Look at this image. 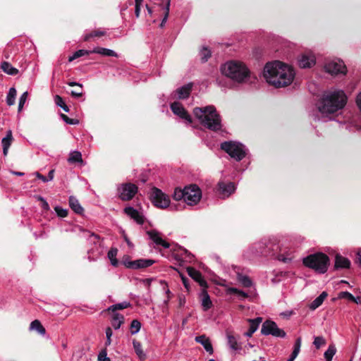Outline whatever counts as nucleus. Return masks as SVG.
Instances as JSON below:
<instances>
[{"label":"nucleus","mask_w":361,"mask_h":361,"mask_svg":"<svg viewBox=\"0 0 361 361\" xmlns=\"http://www.w3.org/2000/svg\"><path fill=\"white\" fill-rule=\"evenodd\" d=\"M263 76L268 84L280 88L292 83L295 78V71L290 66L279 61H274L266 63Z\"/></svg>","instance_id":"obj_1"},{"label":"nucleus","mask_w":361,"mask_h":361,"mask_svg":"<svg viewBox=\"0 0 361 361\" xmlns=\"http://www.w3.org/2000/svg\"><path fill=\"white\" fill-rule=\"evenodd\" d=\"M347 96L344 91L335 90L325 92L318 105L322 114H331L342 109L347 103Z\"/></svg>","instance_id":"obj_2"},{"label":"nucleus","mask_w":361,"mask_h":361,"mask_svg":"<svg viewBox=\"0 0 361 361\" xmlns=\"http://www.w3.org/2000/svg\"><path fill=\"white\" fill-rule=\"evenodd\" d=\"M222 75L237 83H246L251 78L248 67L240 61L231 60L221 66Z\"/></svg>","instance_id":"obj_3"},{"label":"nucleus","mask_w":361,"mask_h":361,"mask_svg":"<svg viewBox=\"0 0 361 361\" xmlns=\"http://www.w3.org/2000/svg\"><path fill=\"white\" fill-rule=\"evenodd\" d=\"M193 114L200 123L209 130L218 131L221 129V119L214 106L195 107Z\"/></svg>","instance_id":"obj_4"},{"label":"nucleus","mask_w":361,"mask_h":361,"mask_svg":"<svg viewBox=\"0 0 361 361\" xmlns=\"http://www.w3.org/2000/svg\"><path fill=\"white\" fill-rule=\"evenodd\" d=\"M279 245L275 239L264 238L253 243L245 252V257L252 259L261 255L267 256L274 255L278 250Z\"/></svg>","instance_id":"obj_5"},{"label":"nucleus","mask_w":361,"mask_h":361,"mask_svg":"<svg viewBox=\"0 0 361 361\" xmlns=\"http://www.w3.org/2000/svg\"><path fill=\"white\" fill-rule=\"evenodd\" d=\"M173 197L177 201L183 200L188 205H195L202 197V191L197 185H190L185 186L183 189L176 188Z\"/></svg>","instance_id":"obj_6"},{"label":"nucleus","mask_w":361,"mask_h":361,"mask_svg":"<svg viewBox=\"0 0 361 361\" xmlns=\"http://www.w3.org/2000/svg\"><path fill=\"white\" fill-rule=\"evenodd\" d=\"M305 267L314 270L317 273L324 274L327 271L329 265V257L322 252H317L308 255L303 259Z\"/></svg>","instance_id":"obj_7"},{"label":"nucleus","mask_w":361,"mask_h":361,"mask_svg":"<svg viewBox=\"0 0 361 361\" xmlns=\"http://www.w3.org/2000/svg\"><path fill=\"white\" fill-rule=\"evenodd\" d=\"M221 149L225 151L235 160H242L247 154V149L245 145L235 141H225L221 144Z\"/></svg>","instance_id":"obj_8"},{"label":"nucleus","mask_w":361,"mask_h":361,"mask_svg":"<svg viewBox=\"0 0 361 361\" xmlns=\"http://www.w3.org/2000/svg\"><path fill=\"white\" fill-rule=\"evenodd\" d=\"M88 240L90 243L94 245V247L90 248L87 252V258L89 261H96L99 259L104 252V245L103 244V239L99 235L90 233Z\"/></svg>","instance_id":"obj_9"},{"label":"nucleus","mask_w":361,"mask_h":361,"mask_svg":"<svg viewBox=\"0 0 361 361\" xmlns=\"http://www.w3.org/2000/svg\"><path fill=\"white\" fill-rule=\"evenodd\" d=\"M150 199L155 207L161 209L168 207L171 202L169 196L166 195L157 188L152 189Z\"/></svg>","instance_id":"obj_10"},{"label":"nucleus","mask_w":361,"mask_h":361,"mask_svg":"<svg viewBox=\"0 0 361 361\" xmlns=\"http://www.w3.org/2000/svg\"><path fill=\"white\" fill-rule=\"evenodd\" d=\"M261 333L264 336L271 335L278 338H284L286 335V332L279 329L274 322L270 320H267L263 323Z\"/></svg>","instance_id":"obj_11"},{"label":"nucleus","mask_w":361,"mask_h":361,"mask_svg":"<svg viewBox=\"0 0 361 361\" xmlns=\"http://www.w3.org/2000/svg\"><path fill=\"white\" fill-rule=\"evenodd\" d=\"M117 191L119 198L127 201L133 198L137 192V187L133 183H123L118 186Z\"/></svg>","instance_id":"obj_12"},{"label":"nucleus","mask_w":361,"mask_h":361,"mask_svg":"<svg viewBox=\"0 0 361 361\" xmlns=\"http://www.w3.org/2000/svg\"><path fill=\"white\" fill-rule=\"evenodd\" d=\"M324 69L326 72L332 75L338 74L345 75L347 71L343 61L340 60H333L326 63Z\"/></svg>","instance_id":"obj_13"},{"label":"nucleus","mask_w":361,"mask_h":361,"mask_svg":"<svg viewBox=\"0 0 361 361\" xmlns=\"http://www.w3.org/2000/svg\"><path fill=\"white\" fill-rule=\"evenodd\" d=\"M170 107L175 115L185 120L188 123H192L191 116L180 102H173L170 104Z\"/></svg>","instance_id":"obj_14"},{"label":"nucleus","mask_w":361,"mask_h":361,"mask_svg":"<svg viewBox=\"0 0 361 361\" xmlns=\"http://www.w3.org/2000/svg\"><path fill=\"white\" fill-rule=\"evenodd\" d=\"M154 262V260L150 259H139L134 261H124L123 264L126 268L138 269L149 267Z\"/></svg>","instance_id":"obj_15"},{"label":"nucleus","mask_w":361,"mask_h":361,"mask_svg":"<svg viewBox=\"0 0 361 361\" xmlns=\"http://www.w3.org/2000/svg\"><path fill=\"white\" fill-rule=\"evenodd\" d=\"M192 83L190 82L188 84H186L179 88H178L176 90L173 92L171 94V97L172 99H184L188 98L190 92L192 91Z\"/></svg>","instance_id":"obj_16"},{"label":"nucleus","mask_w":361,"mask_h":361,"mask_svg":"<svg viewBox=\"0 0 361 361\" xmlns=\"http://www.w3.org/2000/svg\"><path fill=\"white\" fill-rule=\"evenodd\" d=\"M235 190V184L232 182L224 183L220 181L218 183V191L222 197H228Z\"/></svg>","instance_id":"obj_17"},{"label":"nucleus","mask_w":361,"mask_h":361,"mask_svg":"<svg viewBox=\"0 0 361 361\" xmlns=\"http://www.w3.org/2000/svg\"><path fill=\"white\" fill-rule=\"evenodd\" d=\"M124 212L131 219H133L137 224H143L145 222V216L138 210L132 207H127L124 209Z\"/></svg>","instance_id":"obj_18"},{"label":"nucleus","mask_w":361,"mask_h":361,"mask_svg":"<svg viewBox=\"0 0 361 361\" xmlns=\"http://www.w3.org/2000/svg\"><path fill=\"white\" fill-rule=\"evenodd\" d=\"M149 238L153 241L157 245L162 246L164 248H169L170 244L162 239L160 233L156 230H150L147 232Z\"/></svg>","instance_id":"obj_19"},{"label":"nucleus","mask_w":361,"mask_h":361,"mask_svg":"<svg viewBox=\"0 0 361 361\" xmlns=\"http://www.w3.org/2000/svg\"><path fill=\"white\" fill-rule=\"evenodd\" d=\"M173 256L174 259L178 262H190L193 259V255L187 250L180 247L178 250L173 252Z\"/></svg>","instance_id":"obj_20"},{"label":"nucleus","mask_w":361,"mask_h":361,"mask_svg":"<svg viewBox=\"0 0 361 361\" xmlns=\"http://www.w3.org/2000/svg\"><path fill=\"white\" fill-rule=\"evenodd\" d=\"M187 272L202 288H207V282L203 279L202 274L199 271L193 267H188Z\"/></svg>","instance_id":"obj_21"},{"label":"nucleus","mask_w":361,"mask_h":361,"mask_svg":"<svg viewBox=\"0 0 361 361\" xmlns=\"http://www.w3.org/2000/svg\"><path fill=\"white\" fill-rule=\"evenodd\" d=\"M206 289L207 288H202L200 293L201 305L204 311H207L212 307V302L210 299V296L209 295Z\"/></svg>","instance_id":"obj_22"},{"label":"nucleus","mask_w":361,"mask_h":361,"mask_svg":"<svg viewBox=\"0 0 361 361\" xmlns=\"http://www.w3.org/2000/svg\"><path fill=\"white\" fill-rule=\"evenodd\" d=\"M195 341L197 343H200L204 347L205 350L209 353V355L213 354L214 349L212 343L209 338L207 337L205 335L196 336Z\"/></svg>","instance_id":"obj_23"},{"label":"nucleus","mask_w":361,"mask_h":361,"mask_svg":"<svg viewBox=\"0 0 361 361\" xmlns=\"http://www.w3.org/2000/svg\"><path fill=\"white\" fill-rule=\"evenodd\" d=\"M300 68H310L315 64V57L313 55H302L298 60Z\"/></svg>","instance_id":"obj_24"},{"label":"nucleus","mask_w":361,"mask_h":361,"mask_svg":"<svg viewBox=\"0 0 361 361\" xmlns=\"http://www.w3.org/2000/svg\"><path fill=\"white\" fill-rule=\"evenodd\" d=\"M350 266V261L339 254H337L335 257L334 269H348Z\"/></svg>","instance_id":"obj_25"},{"label":"nucleus","mask_w":361,"mask_h":361,"mask_svg":"<svg viewBox=\"0 0 361 361\" xmlns=\"http://www.w3.org/2000/svg\"><path fill=\"white\" fill-rule=\"evenodd\" d=\"M262 321V317H257L255 319H248V322L250 323V328L248 331L246 333H245V336L247 337H251L252 334L257 330Z\"/></svg>","instance_id":"obj_26"},{"label":"nucleus","mask_w":361,"mask_h":361,"mask_svg":"<svg viewBox=\"0 0 361 361\" xmlns=\"http://www.w3.org/2000/svg\"><path fill=\"white\" fill-rule=\"evenodd\" d=\"M92 54H100V55L104 56L118 57V54L114 50L107 49V48H104V47H94L92 50Z\"/></svg>","instance_id":"obj_27"},{"label":"nucleus","mask_w":361,"mask_h":361,"mask_svg":"<svg viewBox=\"0 0 361 361\" xmlns=\"http://www.w3.org/2000/svg\"><path fill=\"white\" fill-rule=\"evenodd\" d=\"M236 278L238 281L245 288H249L252 286V281L249 276L243 274L240 271H236Z\"/></svg>","instance_id":"obj_28"},{"label":"nucleus","mask_w":361,"mask_h":361,"mask_svg":"<svg viewBox=\"0 0 361 361\" xmlns=\"http://www.w3.org/2000/svg\"><path fill=\"white\" fill-rule=\"evenodd\" d=\"M124 322V317L118 313H112L111 325L115 330L120 329Z\"/></svg>","instance_id":"obj_29"},{"label":"nucleus","mask_w":361,"mask_h":361,"mask_svg":"<svg viewBox=\"0 0 361 361\" xmlns=\"http://www.w3.org/2000/svg\"><path fill=\"white\" fill-rule=\"evenodd\" d=\"M13 137L11 130H8L7 132L6 136L4 137L1 140V144L3 147V153L4 156H6L8 154V148L11 145Z\"/></svg>","instance_id":"obj_30"},{"label":"nucleus","mask_w":361,"mask_h":361,"mask_svg":"<svg viewBox=\"0 0 361 361\" xmlns=\"http://www.w3.org/2000/svg\"><path fill=\"white\" fill-rule=\"evenodd\" d=\"M133 345L139 360L141 361H144L146 359L147 355L146 353L142 350L141 343L136 340H133Z\"/></svg>","instance_id":"obj_31"},{"label":"nucleus","mask_w":361,"mask_h":361,"mask_svg":"<svg viewBox=\"0 0 361 361\" xmlns=\"http://www.w3.org/2000/svg\"><path fill=\"white\" fill-rule=\"evenodd\" d=\"M328 294L326 292L323 291L317 298H316L310 305V308L312 310L319 307L326 298Z\"/></svg>","instance_id":"obj_32"},{"label":"nucleus","mask_w":361,"mask_h":361,"mask_svg":"<svg viewBox=\"0 0 361 361\" xmlns=\"http://www.w3.org/2000/svg\"><path fill=\"white\" fill-rule=\"evenodd\" d=\"M69 206L76 214H81L83 212V208L78 200L73 196L69 197Z\"/></svg>","instance_id":"obj_33"},{"label":"nucleus","mask_w":361,"mask_h":361,"mask_svg":"<svg viewBox=\"0 0 361 361\" xmlns=\"http://www.w3.org/2000/svg\"><path fill=\"white\" fill-rule=\"evenodd\" d=\"M228 345L229 348L234 351L241 350L240 344L238 343V339L233 335H227Z\"/></svg>","instance_id":"obj_34"},{"label":"nucleus","mask_w":361,"mask_h":361,"mask_svg":"<svg viewBox=\"0 0 361 361\" xmlns=\"http://www.w3.org/2000/svg\"><path fill=\"white\" fill-rule=\"evenodd\" d=\"M1 68L2 71L11 75H15L18 73V70L11 66L8 62L4 61L1 64Z\"/></svg>","instance_id":"obj_35"},{"label":"nucleus","mask_w":361,"mask_h":361,"mask_svg":"<svg viewBox=\"0 0 361 361\" xmlns=\"http://www.w3.org/2000/svg\"><path fill=\"white\" fill-rule=\"evenodd\" d=\"M30 331H37L40 335L44 336L46 333V330L44 328V326L42 325L40 322L39 320H34L30 323Z\"/></svg>","instance_id":"obj_36"},{"label":"nucleus","mask_w":361,"mask_h":361,"mask_svg":"<svg viewBox=\"0 0 361 361\" xmlns=\"http://www.w3.org/2000/svg\"><path fill=\"white\" fill-rule=\"evenodd\" d=\"M131 305L129 302L123 301L120 303L114 304L108 307L107 311H111L112 313H117L118 310H123L130 307Z\"/></svg>","instance_id":"obj_37"},{"label":"nucleus","mask_w":361,"mask_h":361,"mask_svg":"<svg viewBox=\"0 0 361 361\" xmlns=\"http://www.w3.org/2000/svg\"><path fill=\"white\" fill-rule=\"evenodd\" d=\"M277 259L283 263H290L294 259V254L292 251L280 253L278 255Z\"/></svg>","instance_id":"obj_38"},{"label":"nucleus","mask_w":361,"mask_h":361,"mask_svg":"<svg viewBox=\"0 0 361 361\" xmlns=\"http://www.w3.org/2000/svg\"><path fill=\"white\" fill-rule=\"evenodd\" d=\"M117 253L118 249L116 247H111L107 253V257L109 259L111 265L114 267H117L118 264V262L116 259Z\"/></svg>","instance_id":"obj_39"},{"label":"nucleus","mask_w":361,"mask_h":361,"mask_svg":"<svg viewBox=\"0 0 361 361\" xmlns=\"http://www.w3.org/2000/svg\"><path fill=\"white\" fill-rule=\"evenodd\" d=\"M301 343L302 340L301 338L300 337L298 338L295 341L293 352L289 357L292 359L293 361L297 357L300 351Z\"/></svg>","instance_id":"obj_40"},{"label":"nucleus","mask_w":361,"mask_h":361,"mask_svg":"<svg viewBox=\"0 0 361 361\" xmlns=\"http://www.w3.org/2000/svg\"><path fill=\"white\" fill-rule=\"evenodd\" d=\"M301 343L302 340L301 338L300 337L298 338L295 341L293 352L289 357L292 359L293 361L297 357L300 351Z\"/></svg>","instance_id":"obj_41"},{"label":"nucleus","mask_w":361,"mask_h":361,"mask_svg":"<svg viewBox=\"0 0 361 361\" xmlns=\"http://www.w3.org/2000/svg\"><path fill=\"white\" fill-rule=\"evenodd\" d=\"M68 161L71 164L82 162L81 153L78 151H74L71 152L68 159Z\"/></svg>","instance_id":"obj_42"},{"label":"nucleus","mask_w":361,"mask_h":361,"mask_svg":"<svg viewBox=\"0 0 361 361\" xmlns=\"http://www.w3.org/2000/svg\"><path fill=\"white\" fill-rule=\"evenodd\" d=\"M106 32L104 30H94L90 33H87L83 37V40L87 42L92 37H100L105 35Z\"/></svg>","instance_id":"obj_43"},{"label":"nucleus","mask_w":361,"mask_h":361,"mask_svg":"<svg viewBox=\"0 0 361 361\" xmlns=\"http://www.w3.org/2000/svg\"><path fill=\"white\" fill-rule=\"evenodd\" d=\"M16 97V90L14 87H11L6 96V103L8 106H12L15 103Z\"/></svg>","instance_id":"obj_44"},{"label":"nucleus","mask_w":361,"mask_h":361,"mask_svg":"<svg viewBox=\"0 0 361 361\" xmlns=\"http://www.w3.org/2000/svg\"><path fill=\"white\" fill-rule=\"evenodd\" d=\"M90 54H92V50L88 51L85 49H79L76 51L72 56H69L68 61L71 62L75 60V59H78L85 55H88Z\"/></svg>","instance_id":"obj_45"},{"label":"nucleus","mask_w":361,"mask_h":361,"mask_svg":"<svg viewBox=\"0 0 361 361\" xmlns=\"http://www.w3.org/2000/svg\"><path fill=\"white\" fill-rule=\"evenodd\" d=\"M226 293L228 294H237L238 295V297H240L241 299H244V298H246L248 297V295L247 293L241 290H239L236 288H233V287H231V288H228L227 290H226Z\"/></svg>","instance_id":"obj_46"},{"label":"nucleus","mask_w":361,"mask_h":361,"mask_svg":"<svg viewBox=\"0 0 361 361\" xmlns=\"http://www.w3.org/2000/svg\"><path fill=\"white\" fill-rule=\"evenodd\" d=\"M141 328V323L137 320L134 319L131 322L130 330L132 335L136 334L138 333Z\"/></svg>","instance_id":"obj_47"},{"label":"nucleus","mask_w":361,"mask_h":361,"mask_svg":"<svg viewBox=\"0 0 361 361\" xmlns=\"http://www.w3.org/2000/svg\"><path fill=\"white\" fill-rule=\"evenodd\" d=\"M336 349L334 345H329L328 349L324 353V357L326 360L331 361L334 355L336 354Z\"/></svg>","instance_id":"obj_48"},{"label":"nucleus","mask_w":361,"mask_h":361,"mask_svg":"<svg viewBox=\"0 0 361 361\" xmlns=\"http://www.w3.org/2000/svg\"><path fill=\"white\" fill-rule=\"evenodd\" d=\"M54 102L56 104L63 109L66 112H69L70 109L68 106L65 104L63 98L59 95L54 97Z\"/></svg>","instance_id":"obj_49"},{"label":"nucleus","mask_w":361,"mask_h":361,"mask_svg":"<svg viewBox=\"0 0 361 361\" xmlns=\"http://www.w3.org/2000/svg\"><path fill=\"white\" fill-rule=\"evenodd\" d=\"M164 16L161 20V23L160 24V26L161 27H163L164 25V24L166 23L167 19H168V17H169V8H170V0H167V2L166 4V5L164 6Z\"/></svg>","instance_id":"obj_50"},{"label":"nucleus","mask_w":361,"mask_h":361,"mask_svg":"<svg viewBox=\"0 0 361 361\" xmlns=\"http://www.w3.org/2000/svg\"><path fill=\"white\" fill-rule=\"evenodd\" d=\"M201 59L203 62H206L211 56V51L206 47H203L200 52Z\"/></svg>","instance_id":"obj_51"},{"label":"nucleus","mask_w":361,"mask_h":361,"mask_svg":"<svg viewBox=\"0 0 361 361\" xmlns=\"http://www.w3.org/2000/svg\"><path fill=\"white\" fill-rule=\"evenodd\" d=\"M61 118L67 124L77 125L79 123V121L78 119L70 118L68 116L63 114H61Z\"/></svg>","instance_id":"obj_52"},{"label":"nucleus","mask_w":361,"mask_h":361,"mask_svg":"<svg viewBox=\"0 0 361 361\" xmlns=\"http://www.w3.org/2000/svg\"><path fill=\"white\" fill-rule=\"evenodd\" d=\"M106 340L105 341V346H109L111 343V336L113 335V331L111 327H107L105 331Z\"/></svg>","instance_id":"obj_53"},{"label":"nucleus","mask_w":361,"mask_h":361,"mask_svg":"<svg viewBox=\"0 0 361 361\" xmlns=\"http://www.w3.org/2000/svg\"><path fill=\"white\" fill-rule=\"evenodd\" d=\"M27 95H28L27 92H25L21 94V96L19 99V102H18V111H20L22 110V109L27 100Z\"/></svg>","instance_id":"obj_54"},{"label":"nucleus","mask_w":361,"mask_h":361,"mask_svg":"<svg viewBox=\"0 0 361 361\" xmlns=\"http://www.w3.org/2000/svg\"><path fill=\"white\" fill-rule=\"evenodd\" d=\"M97 360L98 361H111V359L107 357V350L106 348L99 352Z\"/></svg>","instance_id":"obj_55"},{"label":"nucleus","mask_w":361,"mask_h":361,"mask_svg":"<svg viewBox=\"0 0 361 361\" xmlns=\"http://www.w3.org/2000/svg\"><path fill=\"white\" fill-rule=\"evenodd\" d=\"M54 210L56 212L58 216L63 218L68 215V210L66 209H63L59 206H56L54 207Z\"/></svg>","instance_id":"obj_56"},{"label":"nucleus","mask_w":361,"mask_h":361,"mask_svg":"<svg viewBox=\"0 0 361 361\" xmlns=\"http://www.w3.org/2000/svg\"><path fill=\"white\" fill-rule=\"evenodd\" d=\"M313 344L319 349L322 345L325 344V340L322 336L314 337Z\"/></svg>","instance_id":"obj_57"},{"label":"nucleus","mask_w":361,"mask_h":361,"mask_svg":"<svg viewBox=\"0 0 361 361\" xmlns=\"http://www.w3.org/2000/svg\"><path fill=\"white\" fill-rule=\"evenodd\" d=\"M338 299L345 298L349 300H352V299H354V296L350 293H349L348 291H342L338 293Z\"/></svg>","instance_id":"obj_58"},{"label":"nucleus","mask_w":361,"mask_h":361,"mask_svg":"<svg viewBox=\"0 0 361 361\" xmlns=\"http://www.w3.org/2000/svg\"><path fill=\"white\" fill-rule=\"evenodd\" d=\"M38 200L42 202V207L43 209L47 211L49 210V205L44 197L39 196Z\"/></svg>","instance_id":"obj_59"},{"label":"nucleus","mask_w":361,"mask_h":361,"mask_svg":"<svg viewBox=\"0 0 361 361\" xmlns=\"http://www.w3.org/2000/svg\"><path fill=\"white\" fill-rule=\"evenodd\" d=\"M82 89H80V91H78V90H72L71 92V94L72 97H76V98H78V97H80L82 96Z\"/></svg>","instance_id":"obj_60"},{"label":"nucleus","mask_w":361,"mask_h":361,"mask_svg":"<svg viewBox=\"0 0 361 361\" xmlns=\"http://www.w3.org/2000/svg\"><path fill=\"white\" fill-rule=\"evenodd\" d=\"M35 176H36L37 178L40 179V180H42L44 183H47V182H48V181H49V179H47V177H45L44 176L42 175V174H41L40 173H39V172H36V173H35Z\"/></svg>","instance_id":"obj_61"},{"label":"nucleus","mask_w":361,"mask_h":361,"mask_svg":"<svg viewBox=\"0 0 361 361\" xmlns=\"http://www.w3.org/2000/svg\"><path fill=\"white\" fill-rule=\"evenodd\" d=\"M68 85L69 86H71V87H73V86H78V87H80V89H82V84H80V83H79V82H68Z\"/></svg>","instance_id":"obj_62"},{"label":"nucleus","mask_w":361,"mask_h":361,"mask_svg":"<svg viewBox=\"0 0 361 361\" xmlns=\"http://www.w3.org/2000/svg\"><path fill=\"white\" fill-rule=\"evenodd\" d=\"M356 102H357V104L359 109L361 111V92L360 94H358V95L357 96Z\"/></svg>","instance_id":"obj_63"},{"label":"nucleus","mask_w":361,"mask_h":361,"mask_svg":"<svg viewBox=\"0 0 361 361\" xmlns=\"http://www.w3.org/2000/svg\"><path fill=\"white\" fill-rule=\"evenodd\" d=\"M54 170H51L48 173L47 179H49V181H51L54 178Z\"/></svg>","instance_id":"obj_64"}]
</instances>
